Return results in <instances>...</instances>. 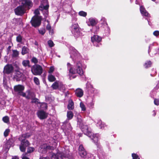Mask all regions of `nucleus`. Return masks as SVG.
<instances>
[{
    "mask_svg": "<svg viewBox=\"0 0 159 159\" xmlns=\"http://www.w3.org/2000/svg\"><path fill=\"white\" fill-rule=\"evenodd\" d=\"M82 64L80 61H77L76 62L75 68H73L69 63H67V66L69 71V75L70 79H71V74L77 73L80 75H83L84 71L82 68Z\"/></svg>",
    "mask_w": 159,
    "mask_h": 159,
    "instance_id": "1",
    "label": "nucleus"
},
{
    "mask_svg": "<svg viewBox=\"0 0 159 159\" xmlns=\"http://www.w3.org/2000/svg\"><path fill=\"white\" fill-rule=\"evenodd\" d=\"M30 136V134H29L26 133L22 135L19 138V140L21 141V144L20 146V149L21 152H25V151L26 147L30 144L29 141L27 140H25V139L26 138H29Z\"/></svg>",
    "mask_w": 159,
    "mask_h": 159,
    "instance_id": "2",
    "label": "nucleus"
},
{
    "mask_svg": "<svg viewBox=\"0 0 159 159\" xmlns=\"http://www.w3.org/2000/svg\"><path fill=\"white\" fill-rule=\"evenodd\" d=\"M62 150V153L58 152L57 153L52 154L51 158L52 159H63V157L68 158L69 156V150L67 147Z\"/></svg>",
    "mask_w": 159,
    "mask_h": 159,
    "instance_id": "3",
    "label": "nucleus"
},
{
    "mask_svg": "<svg viewBox=\"0 0 159 159\" xmlns=\"http://www.w3.org/2000/svg\"><path fill=\"white\" fill-rule=\"evenodd\" d=\"M41 20V16H34L32 18L30 22L32 25L36 27L40 25Z\"/></svg>",
    "mask_w": 159,
    "mask_h": 159,
    "instance_id": "4",
    "label": "nucleus"
},
{
    "mask_svg": "<svg viewBox=\"0 0 159 159\" xmlns=\"http://www.w3.org/2000/svg\"><path fill=\"white\" fill-rule=\"evenodd\" d=\"M31 72L34 75H41L43 72L42 67L39 65L33 66L31 67Z\"/></svg>",
    "mask_w": 159,
    "mask_h": 159,
    "instance_id": "5",
    "label": "nucleus"
},
{
    "mask_svg": "<svg viewBox=\"0 0 159 159\" xmlns=\"http://www.w3.org/2000/svg\"><path fill=\"white\" fill-rule=\"evenodd\" d=\"M48 7L49 5L47 0H43L41 2V5L39 7V8L41 10H45L44 11V12H45L44 16L46 17H47V16L48 15V11L47 10L48 8Z\"/></svg>",
    "mask_w": 159,
    "mask_h": 159,
    "instance_id": "6",
    "label": "nucleus"
},
{
    "mask_svg": "<svg viewBox=\"0 0 159 159\" xmlns=\"http://www.w3.org/2000/svg\"><path fill=\"white\" fill-rule=\"evenodd\" d=\"M71 32L76 38H78L80 35L79 27L78 24H75L71 26Z\"/></svg>",
    "mask_w": 159,
    "mask_h": 159,
    "instance_id": "7",
    "label": "nucleus"
},
{
    "mask_svg": "<svg viewBox=\"0 0 159 159\" xmlns=\"http://www.w3.org/2000/svg\"><path fill=\"white\" fill-rule=\"evenodd\" d=\"M21 5L25 8L30 9L32 6V3L30 0H23Z\"/></svg>",
    "mask_w": 159,
    "mask_h": 159,
    "instance_id": "8",
    "label": "nucleus"
},
{
    "mask_svg": "<svg viewBox=\"0 0 159 159\" xmlns=\"http://www.w3.org/2000/svg\"><path fill=\"white\" fill-rule=\"evenodd\" d=\"M53 148L52 147L48 146L46 144H44L41 145L39 148V151L41 153H44L48 149H52Z\"/></svg>",
    "mask_w": 159,
    "mask_h": 159,
    "instance_id": "9",
    "label": "nucleus"
},
{
    "mask_svg": "<svg viewBox=\"0 0 159 159\" xmlns=\"http://www.w3.org/2000/svg\"><path fill=\"white\" fill-rule=\"evenodd\" d=\"M92 42L93 43L94 45L96 46V47L99 46V44L96 43H99L101 40V38L100 36L97 35H95L93 37H92L91 38Z\"/></svg>",
    "mask_w": 159,
    "mask_h": 159,
    "instance_id": "10",
    "label": "nucleus"
},
{
    "mask_svg": "<svg viewBox=\"0 0 159 159\" xmlns=\"http://www.w3.org/2000/svg\"><path fill=\"white\" fill-rule=\"evenodd\" d=\"M25 8L21 5L15 9V12L16 14L21 15L25 13Z\"/></svg>",
    "mask_w": 159,
    "mask_h": 159,
    "instance_id": "11",
    "label": "nucleus"
},
{
    "mask_svg": "<svg viewBox=\"0 0 159 159\" xmlns=\"http://www.w3.org/2000/svg\"><path fill=\"white\" fill-rule=\"evenodd\" d=\"M80 127L85 134L86 135L89 137H90V135H92V133L89 130L87 126L83 125Z\"/></svg>",
    "mask_w": 159,
    "mask_h": 159,
    "instance_id": "12",
    "label": "nucleus"
},
{
    "mask_svg": "<svg viewBox=\"0 0 159 159\" xmlns=\"http://www.w3.org/2000/svg\"><path fill=\"white\" fill-rule=\"evenodd\" d=\"M24 89V87L22 85H18L14 87V90L16 92L18 93V94L22 96V93H24L22 91Z\"/></svg>",
    "mask_w": 159,
    "mask_h": 159,
    "instance_id": "13",
    "label": "nucleus"
},
{
    "mask_svg": "<svg viewBox=\"0 0 159 159\" xmlns=\"http://www.w3.org/2000/svg\"><path fill=\"white\" fill-rule=\"evenodd\" d=\"M22 96L25 97L27 99L32 98L34 97V93H31L29 90L27 91L26 93H22Z\"/></svg>",
    "mask_w": 159,
    "mask_h": 159,
    "instance_id": "14",
    "label": "nucleus"
},
{
    "mask_svg": "<svg viewBox=\"0 0 159 159\" xmlns=\"http://www.w3.org/2000/svg\"><path fill=\"white\" fill-rule=\"evenodd\" d=\"M37 114L38 117L41 119H44L46 118L48 116V114L43 111H39Z\"/></svg>",
    "mask_w": 159,
    "mask_h": 159,
    "instance_id": "15",
    "label": "nucleus"
},
{
    "mask_svg": "<svg viewBox=\"0 0 159 159\" xmlns=\"http://www.w3.org/2000/svg\"><path fill=\"white\" fill-rule=\"evenodd\" d=\"M70 57L73 58H79L80 57V54L76 50L75 48H72V51L70 52Z\"/></svg>",
    "mask_w": 159,
    "mask_h": 159,
    "instance_id": "16",
    "label": "nucleus"
},
{
    "mask_svg": "<svg viewBox=\"0 0 159 159\" xmlns=\"http://www.w3.org/2000/svg\"><path fill=\"white\" fill-rule=\"evenodd\" d=\"M13 70L12 66L11 65H7L5 66L4 71L7 74H9L11 73Z\"/></svg>",
    "mask_w": 159,
    "mask_h": 159,
    "instance_id": "17",
    "label": "nucleus"
},
{
    "mask_svg": "<svg viewBox=\"0 0 159 159\" xmlns=\"http://www.w3.org/2000/svg\"><path fill=\"white\" fill-rule=\"evenodd\" d=\"M83 91L80 89H77L75 91V95L78 97H82L83 95Z\"/></svg>",
    "mask_w": 159,
    "mask_h": 159,
    "instance_id": "18",
    "label": "nucleus"
},
{
    "mask_svg": "<svg viewBox=\"0 0 159 159\" xmlns=\"http://www.w3.org/2000/svg\"><path fill=\"white\" fill-rule=\"evenodd\" d=\"M140 10L141 14L143 16L148 17L149 16L148 12L142 6H140Z\"/></svg>",
    "mask_w": 159,
    "mask_h": 159,
    "instance_id": "19",
    "label": "nucleus"
},
{
    "mask_svg": "<svg viewBox=\"0 0 159 159\" xmlns=\"http://www.w3.org/2000/svg\"><path fill=\"white\" fill-rule=\"evenodd\" d=\"M98 134H93L90 135L91 138L93 140L95 143H97L98 141Z\"/></svg>",
    "mask_w": 159,
    "mask_h": 159,
    "instance_id": "20",
    "label": "nucleus"
},
{
    "mask_svg": "<svg viewBox=\"0 0 159 159\" xmlns=\"http://www.w3.org/2000/svg\"><path fill=\"white\" fill-rule=\"evenodd\" d=\"M97 23L96 21L93 18H90L89 19V22L88 25L89 26H93L96 25Z\"/></svg>",
    "mask_w": 159,
    "mask_h": 159,
    "instance_id": "21",
    "label": "nucleus"
},
{
    "mask_svg": "<svg viewBox=\"0 0 159 159\" xmlns=\"http://www.w3.org/2000/svg\"><path fill=\"white\" fill-rule=\"evenodd\" d=\"M69 110H73L74 108V104L73 101L71 100H69L67 106Z\"/></svg>",
    "mask_w": 159,
    "mask_h": 159,
    "instance_id": "22",
    "label": "nucleus"
},
{
    "mask_svg": "<svg viewBox=\"0 0 159 159\" xmlns=\"http://www.w3.org/2000/svg\"><path fill=\"white\" fill-rule=\"evenodd\" d=\"M16 75L14 77L17 79H19L21 78L23 76V74L19 71H16L15 73Z\"/></svg>",
    "mask_w": 159,
    "mask_h": 159,
    "instance_id": "23",
    "label": "nucleus"
},
{
    "mask_svg": "<svg viewBox=\"0 0 159 159\" xmlns=\"http://www.w3.org/2000/svg\"><path fill=\"white\" fill-rule=\"evenodd\" d=\"M29 49L26 47L24 46L22 47L21 53L22 55H24L28 53L29 52Z\"/></svg>",
    "mask_w": 159,
    "mask_h": 159,
    "instance_id": "24",
    "label": "nucleus"
},
{
    "mask_svg": "<svg viewBox=\"0 0 159 159\" xmlns=\"http://www.w3.org/2000/svg\"><path fill=\"white\" fill-rule=\"evenodd\" d=\"M48 79L50 82H53L55 80L56 78L54 76L51 74H49L48 76Z\"/></svg>",
    "mask_w": 159,
    "mask_h": 159,
    "instance_id": "25",
    "label": "nucleus"
},
{
    "mask_svg": "<svg viewBox=\"0 0 159 159\" xmlns=\"http://www.w3.org/2000/svg\"><path fill=\"white\" fill-rule=\"evenodd\" d=\"M23 65L25 67H30V61L29 60H24L22 62Z\"/></svg>",
    "mask_w": 159,
    "mask_h": 159,
    "instance_id": "26",
    "label": "nucleus"
},
{
    "mask_svg": "<svg viewBox=\"0 0 159 159\" xmlns=\"http://www.w3.org/2000/svg\"><path fill=\"white\" fill-rule=\"evenodd\" d=\"M77 120L78 124L79 125L80 127L84 125L83 123L82 120L81 119V117L80 116H78Z\"/></svg>",
    "mask_w": 159,
    "mask_h": 159,
    "instance_id": "27",
    "label": "nucleus"
},
{
    "mask_svg": "<svg viewBox=\"0 0 159 159\" xmlns=\"http://www.w3.org/2000/svg\"><path fill=\"white\" fill-rule=\"evenodd\" d=\"M67 116L69 120L71 119L73 116V114L72 111H69L67 112Z\"/></svg>",
    "mask_w": 159,
    "mask_h": 159,
    "instance_id": "28",
    "label": "nucleus"
},
{
    "mask_svg": "<svg viewBox=\"0 0 159 159\" xmlns=\"http://www.w3.org/2000/svg\"><path fill=\"white\" fill-rule=\"evenodd\" d=\"M59 86L58 82L56 81L52 85V87L53 89H57Z\"/></svg>",
    "mask_w": 159,
    "mask_h": 159,
    "instance_id": "29",
    "label": "nucleus"
},
{
    "mask_svg": "<svg viewBox=\"0 0 159 159\" xmlns=\"http://www.w3.org/2000/svg\"><path fill=\"white\" fill-rule=\"evenodd\" d=\"M19 54V52L16 50H13L12 57H17Z\"/></svg>",
    "mask_w": 159,
    "mask_h": 159,
    "instance_id": "30",
    "label": "nucleus"
},
{
    "mask_svg": "<svg viewBox=\"0 0 159 159\" xmlns=\"http://www.w3.org/2000/svg\"><path fill=\"white\" fill-rule=\"evenodd\" d=\"M3 122L6 123H8L9 122V119L8 116H6L2 118Z\"/></svg>",
    "mask_w": 159,
    "mask_h": 159,
    "instance_id": "31",
    "label": "nucleus"
},
{
    "mask_svg": "<svg viewBox=\"0 0 159 159\" xmlns=\"http://www.w3.org/2000/svg\"><path fill=\"white\" fill-rule=\"evenodd\" d=\"M80 155V156L82 157H84L87 155L86 152L85 151V150L82 151H81V152H79Z\"/></svg>",
    "mask_w": 159,
    "mask_h": 159,
    "instance_id": "32",
    "label": "nucleus"
},
{
    "mask_svg": "<svg viewBox=\"0 0 159 159\" xmlns=\"http://www.w3.org/2000/svg\"><path fill=\"white\" fill-rule=\"evenodd\" d=\"M151 64V62L150 61H148L147 62L145 63L144 66L146 68H148L149 67H150Z\"/></svg>",
    "mask_w": 159,
    "mask_h": 159,
    "instance_id": "33",
    "label": "nucleus"
},
{
    "mask_svg": "<svg viewBox=\"0 0 159 159\" xmlns=\"http://www.w3.org/2000/svg\"><path fill=\"white\" fill-rule=\"evenodd\" d=\"M79 15L83 17H85L87 15V13L83 11H81L79 12Z\"/></svg>",
    "mask_w": 159,
    "mask_h": 159,
    "instance_id": "34",
    "label": "nucleus"
},
{
    "mask_svg": "<svg viewBox=\"0 0 159 159\" xmlns=\"http://www.w3.org/2000/svg\"><path fill=\"white\" fill-rule=\"evenodd\" d=\"M39 31L40 34L43 35L45 33V30L44 28H41L39 30Z\"/></svg>",
    "mask_w": 159,
    "mask_h": 159,
    "instance_id": "35",
    "label": "nucleus"
},
{
    "mask_svg": "<svg viewBox=\"0 0 159 159\" xmlns=\"http://www.w3.org/2000/svg\"><path fill=\"white\" fill-rule=\"evenodd\" d=\"M48 44L50 47H52L54 46V44L53 41L51 40H49L48 42Z\"/></svg>",
    "mask_w": 159,
    "mask_h": 159,
    "instance_id": "36",
    "label": "nucleus"
},
{
    "mask_svg": "<svg viewBox=\"0 0 159 159\" xmlns=\"http://www.w3.org/2000/svg\"><path fill=\"white\" fill-rule=\"evenodd\" d=\"M80 107L82 111H85L86 110V107L85 105L82 102H80Z\"/></svg>",
    "mask_w": 159,
    "mask_h": 159,
    "instance_id": "37",
    "label": "nucleus"
},
{
    "mask_svg": "<svg viewBox=\"0 0 159 159\" xmlns=\"http://www.w3.org/2000/svg\"><path fill=\"white\" fill-rule=\"evenodd\" d=\"M22 37L20 35H18L16 37V41L18 42H21L22 41Z\"/></svg>",
    "mask_w": 159,
    "mask_h": 159,
    "instance_id": "38",
    "label": "nucleus"
},
{
    "mask_svg": "<svg viewBox=\"0 0 159 159\" xmlns=\"http://www.w3.org/2000/svg\"><path fill=\"white\" fill-rule=\"evenodd\" d=\"M133 159H139V156L136 154L133 153L132 154Z\"/></svg>",
    "mask_w": 159,
    "mask_h": 159,
    "instance_id": "39",
    "label": "nucleus"
},
{
    "mask_svg": "<svg viewBox=\"0 0 159 159\" xmlns=\"http://www.w3.org/2000/svg\"><path fill=\"white\" fill-rule=\"evenodd\" d=\"M34 82L37 85L39 84V80L36 77H34Z\"/></svg>",
    "mask_w": 159,
    "mask_h": 159,
    "instance_id": "40",
    "label": "nucleus"
},
{
    "mask_svg": "<svg viewBox=\"0 0 159 159\" xmlns=\"http://www.w3.org/2000/svg\"><path fill=\"white\" fill-rule=\"evenodd\" d=\"M54 67L53 66H51L49 68V70L48 71V73L50 74H51L52 73L54 70Z\"/></svg>",
    "mask_w": 159,
    "mask_h": 159,
    "instance_id": "41",
    "label": "nucleus"
},
{
    "mask_svg": "<svg viewBox=\"0 0 159 159\" xmlns=\"http://www.w3.org/2000/svg\"><path fill=\"white\" fill-rule=\"evenodd\" d=\"M34 150V148L32 147H29L28 148L27 152L28 153H31L33 152Z\"/></svg>",
    "mask_w": 159,
    "mask_h": 159,
    "instance_id": "42",
    "label": "nucleus"
},
{
    "mask_svg": "<svg viewBox=\"0 0 159 159\" xmlns=\"http://www.w3.org/2000/svg\"><path fill=\"white\" fill-rule=\"evenodd\" d=\"M10 132V130L9 129H7L5 130L4 133V135L5 137H7Z\"/></svg>",
    "mask_w": 159,
    "mask_h": 159,
    "instance_id": "43",
    "label": "nucleus"
},
{
    "mask_svg": "<svg viewBox=\"0 0 159 159\" xmlns=\"http://www.w3.org/2000/svg\"><path fill=\"white\" fill-rule=\"evenodd\" d=\"M41 107L44 109H46L47 108V104L45 103H43L41 105Z\"/></svg>",
    "mask_w": 159,
    "mask_h": 159,
    "instance_id": "44",
    "label": "nucleus"
},
{
    "mask_svg": "<svg viewBox=\"0 0 159 159\" xmlns=\"http://www.w3.org/2000/svg\"><path fill=\"white\" fill-rule=\"evenodd\" d=\"M47 22L48 23V24L46 27V29L48 30H51V27L49 23V21L48 20H47Z\"/></svg>",
    "mask_w": 159,
    "mask_h": 159,
    "instance_id": "45",
    "label": "nucleus"
},
{
    "mask_svg": "<svg viewBox=\"0 0 159 159\" xmlns=\"http://www.w3.org/2000/svg\"><path fill=\"white\" fill-rule=\"evenodd\" d=\"M153 34L156 36H157L159 35V31L158 30L154 31L153 33Z\"/></svg>",
    "mask_w": 159,
    "mask_h": 159,
    "instance_id": "46",
    "label": "nucleus"
},
{
    "mask_svg": "<svg viewBox=\"0 0 159 159\" xmlns=\"http://www.w3.org/2000/svg\"><path fill=\"white\" fill-rule=\"evenodd\" d=\"M79 152H81V151H84V148L83 146L82 145H80L79 147Z\"/></svg>",
    "mask_w": 159,
    "mask_h": 159,
    "instance_id": "47",
    "label": "nucleus"
},
{
    "mask_svg": "<svg viewBox=\"0 0 159 159\" xmlns=\"http://www.w3.org/2000/svg\"><path fill=\"white\" fill-rule=\"evenodd\" d=\"M32 61L34 63H36L38 62L37 59L35 57H33L32 59Z\"/></svg>",
    "mask_w": 159,
    "mask_h": 159,
    "instance_id": "48",
    "label": "nucleus"
},
{
    "mask_svg": "<svg viewBox=\"0 0 159 159\" xmlns=\"http://www.w3.org/2000/svg\"><path fill=\"white\" fill-rule=\"evenodd\" d=\"M154 104L157 105H159V100L158 99H155L154 101Z\"/></svg>",
    "mask_w": 159,
    "mask_h": 159,
    "instance_id": "49",
    "label": "nucleus"
},
{
    "mask_svg": "<svg viewBox=\"0 0 159 159\" xmlns=\"http://www.w3.org/2000/svg\"><path fill=\"white\" fill-rule=\"evenodd\" d=\"M34 13L35 15L34 16H39L38 15L39 14V12L38 10L36 9L34 11Z\"/></svg>",
    "mask_w": 159,
    "mask_h": 159,
    "instance_id": "50",
    "label": "nucleus"
},
{
    "mask_svg": "<svg viewBox=\"0 0 159 159\" xmlns=\"http://www.w3.org/2000/svg\"><path fill=\"white\" fill-rule=\"evenodd\" d=\"M22 159H29V158L26 156V155L23 154L22 156Z\"/></svg>",
    "mask_w": 159,
    "mask_h": 159,
    "instance_id": "51",
    "label": "nucleus"
},
{
    "mask_svg": "<svg viewBox=\"0 0 159 159\" xmlns=\"http://www.w3.org/2000/svg\"><path fill=\"white\" fill-rule=\"evenodd\" d=\"M32 101V102H34V103H36L37 102H38V99L36 98H31Z\"/></svg>",
    "mask_w": 159,
    "mask_h": 159,
    "instance_id": "52",
    "label": "nucleus"
},
{
    "mask_svg": "<svg viewBox=\"0 0 159 159\" xmlns=\"http://www.w3.org/2000/svg\"><path fill=\"white\" fill-rule=\"evenodd\" d=\"M131 1H135V3L137 4H139L140 0H130Z\"/></svg>",
    "mask_w": 159,
    "mask_h": 159,
    "instance_id": "53",
    "label": "nucleus"
},
{
    "mask_svg": "<svg viewBox=\"0 0 159 159\" xmlns=\"http://www.w3.org/2000/svg\"><path fill=\"white\" fill-rule=\"evenodd\" d=\"M49 31V33L50 34H52L53 33V30L52 29L50 30H48Z\"/></svg>",
    "mask_w": 159,
    "mask_h": 159,
    "instance_id": "54",
    "label": "nucleus"
},
{
    "mask_svg": "<svg viewBox=\"0 0 159 159\" xmlns=\"http://www.w3.org/2000/svg\"><path fill=\"white\" fill-rule=\"evenodd\" d=\"M12 159H19V157L17 156H13Z\"/></svg>",
    "mask_w": 159,
    "mask_h": 159,
    "instance_id": "55",
    "label": "nucleus"
},
{
    "mask_svg": "<svg viewBox=\"0 0 159 159\" xmlns=\"http://www.w3.org/2000/svg\"><path fill=\"white\" fill-rule=\"evenodd\" d=\"M39 159H49V157H40Z\"/></svg>",
    "mask_w": 159,
    "mask_h": 159,
    "instance_id": "56",
    "label": "nucleus"
},
{
    "mask_svg": "<svg viewBox=\"0 0 159 159\" xmlns=\"http://www.w3.org/2000/svg\"><path fill=\"white\" fill-rule=\"evenodd\" d=\"M6 79H5V78H4V79H3V84H6Z\"/></svg>",
    "mask_w": 159,
    "mask_h": 159,
    "instance_id": "57",
    "label": "nucleus"
},
{
    "mask_svg": "<svg viewBox=\"0 0 159 159\" xmlns=\"http://www.w3.org/2000/svg\"><path fill=\"white\" fill-rule=\"evenodd\" d=\"M77 20V18H74L73 19H72V20L73 21H76Z\"/></svg>",
    "mask_w": 159,
    "mask_h": 159,
    "instance_id": "58",
    "label": "nucleus"
},
{
    "mask_svg": "<svg viewBox=\"0 0 159 159\" xmlns=\"http://www.w3.org/2000/svg\"><path fill=\"white\" fill-rule=\"evenodd\" d=\"M156 88H157V89L159 88V84H157L156 86Z\"/></svg>",
    "mask_w": 159,
    "mask_h": 159,
    "instance_id": "59",
    "label": "nucleus"
},
{
    "mask_svg": "<svg viewBox=\"0 0 159 159\" xmlns=\"http://www.w3.org/2000/svg\"><path fill=\"white\" fill-rule=\"evenodd\" d=\"M101 20H103L104 21H105V18H102V19H101Z\"/></svg>",
    "mask_w": 159,
    "mask_h": 159,
    "instance_id": "60",
    "label": "nucleus"
},
{
    "mask_svg": "<svg viewBox=\"0 0 159 159\" xmlns=\"http://www.w3.org/2000/svg\"><path fill=\"white\" fill-rule=\"evenodd\" d=\"M153 112H154V116H155L156 115V113L154 111H153Z\"/></svg>",
    "mask_w": 159,
    "mask_h": 159,
    "instance_id": "61",
    "label": "nucleus"
},
{
    "mask_svg": "<svg viewBox=\"0 0 159 159\" xmlns=\"http://www.w3.org/2000/svg\"><path fill=\"white\" fill-rule=\"evenodd\" d=\"M96 144L97 145V146H98V143H96Z\"/></svg>",
    "mask_w": 159,
    "mask_h": 159,
    "instance_id": "62",
    "label": "nucleus"
},
{
    "mask_svg": "<svg viewBox=\"0 0 159 159\" xmlns=\"http://www.w3.org/2000/svg\"><path fill=\"white\" fill-rule=\"evenodd\" d=\"M100 122L101 123V122H101V121H99V124H100Z\"/></svg>",
    "mask_w": 159,
    "mask_h": 159,
    "instance_id": "63",
    "label": "nucleus"
},
{
    "mask_svg": "<svg viewBox=\"0 0 159 159\" xmlns=\"http://www.w3.org/2000/svg\"><path fill=\"white\" fill-rule=\"evenodd\" d=\"M61 2H62V0H61Z\"/></svg>",
    "mask_w": 159,
    "mask_h": 159,
    "instance_id": "64",
    "label": "nucleus"
}]
</instances>
